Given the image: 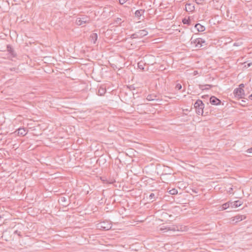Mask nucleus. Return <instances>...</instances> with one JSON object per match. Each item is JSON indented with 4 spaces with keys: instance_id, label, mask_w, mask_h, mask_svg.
Instances as JSON below:
<instances>
[{
    "instance_id": "obj_1",
    "label": "nucleus",
    "mask_w": 252,
    "mask_h": 252,
    "mask_svg": "<svg viewBox=\"0 0 252 252\" xmlns=\"http://www.w3.org/2000/svg\"><path fill=\"white\" fill-rule=\"evenodd\" d=\"M191 44L195 45V47L200 48L204 45H207L206 41L201 37L194 38L192 36L190 39Z\"/></svg>"
},
{
    "instance_id": "obj_2",
    "label": "nucleus",
    "mask_w": 252,
    "mask_h": 252,
    "mask_svg": "<svg viewBox=\"0 0 252 252\" xmlns=\"http://www.w3.org/2000/svg\"><path fill=\"white\" fill-rule=\"evenodd\" d=\"M194 107L195 109L196 113L198 115H203L204 104L201 100L197 99L194 104Z\"/></svg>"
},
{
    "instance_id": "obj_3",
    "label": "nucleus",
    "mask_w": 252,
    "mask_h": 252,
    "mask_svg": "<svg viewBox=\"0 0 252 252\" xmlns=\"http://www.w3.org/2000/svg\"><path fill=\"white\" fill-rule=\"evenodd\" d=\"M148 32L145 30H139L138 32L132 34L130 38H140L148 34Z\"/></svg>"
},
{
    "instance_id": "obj_4",
    "label": "nucleus",
    "mask_w": 252,
    "mask_h": 252,
    "mask_svg": "<svg viewBox=\"0 0 252 252\" xmlns=\"http://www.w3.org/2000/svg\"><path fill=\"white\" fill-rule=\"evenodd\" d=\"M179 227L174 225H163L160 228V230L163 232H166L168 231H179Z\"/></svg>"
},
{
    "instance_id": "obj_5",
    "label": "nucleus",
    "mask_w": 252,
    "mask_h": 252,
    "mask_svg": "<svg viewBox=\"0 0 252 252\" xmlns=\"http://www.w3.org/2000/svg\"><path fill=\"white\" fill-rule=\"evenodd\" d=\"M233 94L238 99L244 98L245 95V91L243 89L235 88L233 91Z\"/></svg>"
},
{
    "instance_id": "obj_6",
    "label": "nucleus",
    "mask_w": 252,
    "mask_h": 252,
    "mask_svg": "<svg viewBox=\"0 0 252 252\" xmlns=\"http://www.w3.org/2000/svg\"><path fill=\"white\" fill-rule=\"evenodd\" d=\"M98 226L103 230H108L112 227V224L110 221L105 220L102 222H100L98 224Z\"/></svg>"
},
{
    "instance_id": "obj_7",
    "label": "nucleus",
    "mask_w": 252,
    "mask_h": 252,
    "mask_svg": "<svg viewBox=\"0 0 252 252\" xmlns=\"http://www.w3.org/2000/svg\"><path fill=\"white\" fill-rule=\"evenodd\" d=\"M90 19L87 16H83L82 17L78 18L75 23L77 25L81 26L83 24L88 23Z\"/></svg>"
},
{
    "instance_id": "obj_8",
    "label": "nucleus",
    "mask_w": 252,
    "mask_h": 252,
    "mask_svg": "<svg viewBox=\"0 0 252 252\" xmlns=\"http://www.w3.org/2000/svg\"><path fill=\"white\" fill-rule=\"evenodd\" d=\"M210 103L214 105H219L221 104V101L216 96H211L210 98Z\"/></svg>"
},
{
    "instance_id": "obj_9",
    "label": "nucleus",
    "mask_w": 252,
    "mask_h": 252,
    "mask_svg": "<svg viewBox=\"0 0 252 252\" xmlns=\"http://www.w3.org/2000/svg\"><path fill=\"white\" fill-rule=\"evenodd\" d=\"M67 199L64 196H61L59 199V202L63 206H66L68 205L69 201H67Z\"/></svg>"
},
{
    "instance_id": "obj_10",
    "label": "nucleus",
    "mask_w": 252,
    "mask_h": 252,
    "mask_svg": "<svg viewBox=\"0 0 252 252\" xmlns=\"http://www.w3.org/2000/svg\"><path fill=\"white\" fill-rule=\"evenodd\" d=\"M6 49H7V51L9 52V53H10V55L13 57H16L17 55L15 53L14 49L12 48V47L10 45H9V44L7 45Z\"/></svg>"
},
{
    "instance_id": "obj_11",
    "label": "nucleus",
    "mask_w": 252,
    "mask_h": 252,
    "mask_svg": "<svg viewBox=\"0 0 252 252\" xmlns=\"http://www.w3.org/2000/svg\"><path fill=\"white\" fill-rule=\"evenodd\" d=\"M158 192H157L156 193H151L149 196V199L151 202H152L155 201L157 198H158Z\"/></svg>"
},
{
    "instance_id": "obj_12",
    "label": "nucleus",
    "mask_w": 252,
    "mask_h": 252,
    "mask_svg": "<svg viewBox=\"0 0 252 252\" xmlns=\"http://www.w3.org/2000/svg\"><path fill=\"white\" fill-rule=\"evenodd\" d=\"M230 207L236 208L242 205V202L240 200H237L233 202H230Z\"/></svg>"
},
{
    "instance_id": "obj_13",
    "label": "nucleus",
    "mask_w": 252,
    "mask_h": 252,
    "mask_svg": "<svg viewBox=\"0 0 252 252\" xmlns=\"http://www.w3.org/2000/svg\"><path fill=\"white\" fill-rule=\"evenodd\" d=\"M194 27L198 32H203L205 30V27L199 23L196 24Z\"/></svg>"
},
{
    "instance_id": "obj_14",
    "label": "nucleus",
    "mask_w": 252,
    "mask_h": 252,
    "mask_svg": "<svg viewBox=\"0 0 252 252\" xmlns=\"http://www.w3.org/2000/svg\"><path fill=\"white\" fill-rule=\"evenodd\" d=\"M145 11V10L144 9L137 10L134 13L135 17H137L138 19H140V17L143 14Z\"/></svg>"
},
{
    "instance_id": "obj_15",
    "label": "nucleus",
    "mask_w": 252,
    "mask_h": 252,
    "mask_svg": "<svg viewBox=\"0 0 252 252\" xmlns=\"http://www.w3.org/2000/svg\"><path fill=\"white\" fill-rule=\"evenodd\" d=\"M245 218V217L243 215H236L233 218L232 221H235V222L240 221Z\"/></svg>"
},
{
    "instance_id": "obj_16",
    "label": "nucleus",
    "mask_w": 252,
    "mask_h": 252,
    "mask_svg": "<svg viewBox=\"0 0 252 252\" xmlns=\"http://www.w3.org/2000/svg\"><path fill=\"white\" fill-rule=\"evenodd\" d=\"M106 89L102 86H100L98 90L97 94L100 96H103L106 93Z\"/></svg>"
},
{
    "instance_id": "obj_17",
    "label": "nucleus",
    "mask_w": 252,
    "mask_h": 252,
    "mask_svg": "<svg viewBox=\"0 0 252 252\" xmlns=\"http://www.w3.org/2000/svg\"><path fill=\"white\" fill-rule=\"evenodd\" d=\"M90 39L91 42L95 44L97 39V34L96 33H93L90 35Z\"/></svg>"
},
{
    "instance_id": "obj_18",
    "label": "nucleus",
    "mask_w": 252,
    "mask_h": 252,
    "mask_svg": "<svg viewBox=\"0 0 252 252\" xmlns=\"http://www.w3.org/2000/svg\"><path fill=\"white\" fill-rule=\"evenodd\" d=\"M18 135L25 136L26 134V130L24 128H19L18 129Z\"/></svg>"
},
{
    "instance_id": "obj_19",
    "label": "nucleus",
    "mask_w": 252,
    "mask_h": 252,
    "mask_svg": "<svg viewBox=\"0 0 252 252\" xmlns=\"http://www.w3.org/2000/svg\"><path fill=\"white\" fill-rule=\"evenodd\" d=\"M157 97V95L150 94H148L147 96L146 99L149 101H152L156 99V97Z\"/></svg>"
},
{
    "instance_id": "obj_20",
    "label": "nucleus",
    "mask_w": 252,
    "mask_h": 252,
    "mask_svg": "<svg viewBox=\"0 0 252 252\" xmlns=\"http://www.w3.org/2000/svg\"><path fill=\"white\" fill-rule=\"evenodd\" d=\"M230 207V202L225 203L222 205V210H225Z\"/></svg>"
},
{
    "instance_id": "obj_21",
    "label": "nucleus",
    "mask_w": 252,
    "mask_h": 252,
    "mask_svg": "<svg viewBox=\"0 0 252 252\" xmlns=\"http://www.w3.org/2000/svg\"><path fill=\"white\" fill-rule=\"evenodd\" d=\"M182 22L184 24H186L188 25H190V20L189 19L184 18L182 20Z\"/></svg>"
},
{
    "instance_id": "obj_22",
    "label": "nucleus",
    "mask_w": 252,
    "mask_h": 252,
    "mask_svg": "<svg viewBox=\"0 0 252 252\" xmlns=\"http://www.w3.org/2000/svg\"><path fill=\"white\" fill-rule=\"evenodd\" d=\"M169 193L172 195L177 194L178 193V190L174 188L170 190Z\"/></svg>"
},
{
    "instance_id": "obj_23",
    "label": "nucleus",
    "mask_w": 252,
    "mask_h": 252,
    "mask_svg": "<svg viewBox=\"0 0 252 252\" xmlns=\"http://www.w3.org/2000/svg\"><path fill=\"white\" fill-rule=\"evenodd\" d=\"M188 8L190 10V11H191L193 10L194 6H191V5L190 4H187L186 6V9L187 11H188Z\"/></svg>"
},
{
    "instance_id": "obj_24",
    "label": "nucleus",
    "mask_w": 252,
    "mask_h": 252,
    "mask_svg": "<svg viewBox=\"0 0 252 252\" xmlns=\"http://www.w3.org/2000/svg\"><path fill=\"white\" fill-rule=\"evenodd\" d=\"M114 23L120 25L122 23V19L120 18H117L114 21Z\"/></svg>"
},
{
    "instance_id": "obj_25",
    "label": "nucleus",
    "mask_w": 252,
    "mask_h": 252,
    "mask_svg": "<svg viewBox=\"0 0 252 252\" xmlns=\"http://www.w3.org/2000/svg\"><path fill=\"white\" fill-rule=\"evenodd\" d=\"M143 63L139 62L138 63V67L139 69L143 70L144 67H143Z\"/></svg>"
},
{
    "instance_id": "obj_26",
    "label": "nucleus",
    "mask_w": 252,
    "mask_h": 252,
    "mask_svg": "<svg viewBox=\"0 0 252 252\" xmlns=\"http://www.w3.org/2000/svg\"><path fill=\"white\" fill-rule=\"evenodd\" d=\"M204 87H206L205 86V85H199V88L200 89H201V90L204 91V90H209V88H204Z\"/></svg>"
},
{
    "instance_id": "obj_27",
    "label": "nucleus",
    "mask_w": 252,
    "mask_h": 252,
    "mask_svg": "<svg viewBox=\"0 0 252 252\" xmlns=\"http://www.w3.org/2000/svg\"><path fill=\"white\" fill-rule=\"evenodd\" d=\"M195 1L197 4H202L204 0H195Z\"/></svg>"
},
{
    "instance_id": "obj_28",
    "label": "nucleus",
    "mask_w": 252,
    "mask_h": 252,
    "mask_svg": "<svg viewBox=\"0 0 252 252\" xmlns=\"http://www.w3.org/2000/svg\"><path fill=\"white\" fill-rule=\"evenodd\" d=\"M182 86L181 84H176V85L175 86L176 89L178 90H181L182 89Z\"/></svg>"
},
{
    "instance_id": "obj_29",
    "label": "nucleus",
    "mask_w": 252,
    "mask_h": 252,
    "mask_svg": "<svg viewBox=\"0 0 252 252\" xmlns=\"http://www.w3.org/2000/svg\"><path fill=\"white\" fill-rule=\"evenodd\" d=\"M10 70L11 71H15L16 72H18V68H16V67H12V68H10Z\"/></svg>"
},
{
    "instance_id": "obj_30",
    "label": "nucleus",
    "mask_w": 252,
    "mask_h": 252,
    "mask_svg": "<svg viewBox=\"0 0 252 252\" xmlns=\"http://www.w3.org/2000/svg\"><path fill=\"white\" fill-rule=\"evenodd\" d=\"M127 0H119V3L121 4H124Z\"/></svg>"
},
{
    "instance_id": "obj_31",
    "label": "nucleus",
    "mask_w": 252,
    "mask_h": 252,
    "mask_svg": "<svg viewBox=\"0 0 252 252\" xmlns=\"http://www.w3.org/2000/svg\"><path fill=\"white\" fill-rule=\"evenodd\" d=\"M205 86L206 87H207L206 88H209V89L211 88H212L213 87V85H210V84H206V85H205Z\"/></svg>"
},
{
    "instance_id": "obj_32",
    "label": "nucleus",
    "mask_w": 252,
    "mask_h": 252,
    "mask_svg": "<svg viewBox=\"0 0 252 252\" xmlns=\"http://www.w3.org/2000/svg\"><path fill=\"white\" fill-rule=\"evenodd\" d=\"M239 89H243L245 87V85L242 83L239 85Z\"/></svg>"
},
{
    "instance_id": "obj_33",
    "label": "nucleus",
    "mask_w": 252,
    "mask_h": 252,
    "mask_svg": "<svg viewBox=\"0 0 252 252\" xmlns=\"http://www.w3.org/2000/svg\"><path fill=\"white\" fill-rule=\"evenodd\" d=\"M252 64V63H248L247 64V65L246 64L245 65L244 67H249L251 66Z\"/></svg>"
},
{
    "instance_id": "obj_34",
    "label": "nucleus",
    "mask_w": 252,
    "mask_h": 252,
    "mask_svg": "<svg viewBox=\"0 0 252 252\" xmlns=\"http://www.w3.org/2000/svg\"><path fill=\"white\" fill-rule=\"evenodd\" d=\"M246 101L244 100H242L241 103H240L243 106H245L246 104H245Z\"/></svg>"
},
{
    "instance_id": "obj_35",
    "label": "nucleus",
    "mask_w": 252,
    "mask_h": 252,
    "mask_svg": "<svg viewBox=\"0 0 252 252\" xmlns=\"http://www.w3.org/2000/svg\"><path fill=\"white\" fill-rule=\"evenodd\" d=\"M14 234H18L19 236H21V234H20V232H19L18 230H15L14 232Z\"/></svg>"
},
{
    "instance_id": "obj_36",
    "label": "nucleus",
    "mask_w": 252,
    "mask_h": 252,
    "mask_svg": "<svg viewBox=\"0 0 252 252\" xmlns=\"http://www.w3.org/2000/svg\"><path fill=\"white\" fill-rule=\"evenodd\" d=\"M246 152L247 153H252V147L248 149Z\"/></svg>"
},
{
    "instance_id": "obj_37",
    "label": "nucleus",
    "mask_w": 252,
    "mask_h": 252,
    "mask_svg": "<svg viewBox=\"0 0 252 252\" xmlns=\"http://www.w3.org/2000/svg\"><path fill=\"white\" fill-rule=\"evenodd\" d=\"M208 97V95H204L201 96V97L203 99L206 98Z\"/></svg>"
},
{
    "instance_id": "obj_38",
    "label": "nucleus",
    "mask_w": 252,
    "mask_h": 252,
    "mask_svg": "<svg viewBox=\"0 0 252 252\" xmlns=\"http://www.w3.org/2000/svg\"><path fill=\"white\" fill-rule=\"evenodd\" d=\"M249 98L252 100V94L249 96Z\"/></svg>"
},
{
    "instance_id": "obj_39",
    "label": "nucleus",
    "mask_w": 252,
    "mask_h": 252,
    "mask_svg": "<svg viewBox=\"0 0 252 252\" xmlns=\"http://www.w3.org/2000/svg\"><path fill=\"white\" fill-rule=\"evenodd\" d=\"M2 218L1 216H0V219H1Z\"/></svg>"
}]
</instances>
